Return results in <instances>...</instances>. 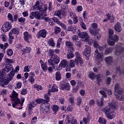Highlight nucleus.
Segmentation results:
<instances>
[{
    "label": "nucleus",
    "mask_w": 124,
    "mask_h": 124,
    "mask_svg": "<svg viewBox=\"0 0 124 124\" xmlns=\"http://www.w3.org/2000/svg\"><path fill=\"white\" fill-rule=\"evenodd\" d=\"M34 88L37 89V91H41L42 90V86L41 85H38L37 84H35L34 85Z\"/></svg>",
    "instance_id": "obj_37"
},
{
    "label": "nucleus",
    "mask_w": 124,
    "mask_h": 124,
    "mask_svg": "<svg viewBox=\"0 0 124 124\" xmlns=\"http://www.w3.org/2000/svg\"><path fill=\"white\" fill-rule=\"evenodd\" d=\"M12 29V25L11 23L8 21L5 22V23L2 25L1 30L3 32H6V31H9Z\"/></svg>",
    "instance_id": "obj_8"
},
{
    "label": "nucleus",
    "mask_w": 124,
    "mask_h": 124,
    "mask_svg": "<svg viewBox=\"0 0 124 124\" xmlns=\"http://www.w3.org/2000/svg\"><path fill=\"white\" fill-rule=\"evenodd\" d=\"M96 102L98 106H102L103 105V100H102V99L101 100H97Z\"/></svg>",
    "instance_id": "obj_38"
},
{
    "label": "nucleus",
    "mask_w": 124,
    "mask_h": 124,
    "mask_svg": "<svg viewBox=\"0 0 124 124\" xmlns=\"http://www.w3.org/2000/svg\"><path fill=\"white\" fill-rule=\"evenodd\" d=\"M35 18L37 19V20H39L41 18V15L38 12H36Z\"/></svg>",
    "instance_id": "obj_44"
},
{
    "label": "nucleus",
    "mask_w": 124,
    "mask_h": 124,
    "mask_svg": "<svg viewBox=\"0 0 124 124\" xmlns=\"http://www.w3.org/2000/svg\"><path fill=\"white\" fill-rule=\"evenodd\" d=\"M8 18L10 21H11V22H12V23L14 22V20L13 19V16H12L11 14L9 13L8 14Z\"/></svg>",
    "instance_id": "obj_45"
},
{
    "label": "nucleus",
    "mask_w": 124,
    "mask_h": 124,
    "mask_svg": "<svg viewBox=\"0 0 124 124\" xmlns=\"http://www.w3.org/2000/svg\"><path fill=\"white\" fill-rule=\"evenodd\" d=\"M65 46L69 48L68 49L72 50V51H74V47H73V44L70 41H66Z\"/></svg>",
    "instance_id": "obj_20"
},
{
    "label": "nucleus",
    "mask_w": 124,
    "mask_h": 124,
    "mask_svg": "<svg viewBox=\"0 0 124 124\" xmlns=\"http://www.w3.org/2000/svg\"><path fill=\"white\" fill-rule=\"evenodd\" d=\"M78 37L79 38H82L84 39V41L87 42L90 40V36H89V33L86 31L78 33Z\"/></svg>",
    "instance_id": "obj_10"
},
{
    "label": "nucleus",
    "mask_w": 124,
    "mask_h": 124,
    "mask_svg": "<svg viewBox=\"0 0 124 124\" xmlns=\"http://www.w3.org/2000/svg\"><path fill=\"white\" fill-rule=\"evenodd\" d=\"M31 51V48L30 47H26L22 50L23 53H30Z\"/></svg>",
    "instance_id": "obj_31"
},
{
    "label": "nucleus",
    "mask_w": 124,
    "mask_h": 124,
    "mask_svg": "<svg viewBox=\"0 0 124 124\" xmlns=\"http://www.w3.org/2000/svg\"><path fill=\"white\" fill-rule=\"evenodd\" d=\"M57 92H59V89H58V86L54 84L51 89L49 90L48 91V93L46 94L49 96L51 94V93H57Z\"/></svg>",
    "instance_id": "obj_15"
},
{
    "label": "nucleus",
    "mask_w": 124,
    "mask_h": 124,
    "mask_svg": "<svg viewBox=\"0 0 124 124\" xmlns=\"http://www.w3.org/2000/svg\"><path fill=\"white\" fill-rule=\"evenodd\" d=\"M74 50L71 49H68V52L67 54V58L68 59H72L74 57V54H73Z\"/></svg>",
    "instance_id": "obj_22"
},
{
    "label": "nucleus",
    "mask_w": 124,
    "mask_h": 124,
    "mask_svg": "<svg viewBox=\"0 0 124 124\" xmlns=\"http://www.w3.org/2000/svg\"><path fill=\"white\" fill-rule=\"evenodd\" d=\"M75 62L77 65H79V64L80 65H82L83 64V59L82 58H78V59L75 60Z\"/></svg>",
    "instance_id": "obj_28"
},
{
    "label": "nucleus",
    "mask_w": 124,
    "mask_h": 124,
    "mask_svg": "<svg viewBox=\"0 0 124 124\" xmlns=\"http://www.w3.org/2000/svg\"><path fill=\"white\" fill-rule=\"evenodd\" d=\"M59 19L56 17H53L52 18H49V24L50 26H54L55 23H59L58 21Z\"/></svg>",
    "instance_id": "obj_21"
},
{
    "label": "nucleus",
    "mask_w": 124,
    "mask_h": 124,
    "mask_svg": "<svg viewBox=\"0 0 124 124\" xmlns=\"http://www.w3.org/2000/svg\"><path fill=\"white\" fill-rule=\"evenodd\" d=\"M60 89L62 90H65V91H69V90H70V85L68 83L61 84L60 85Z\"/></svg>",
    "instance_id": "obj_17"
},
{
    "label": "nucleus",
    "mask_w": 124,
    "mask_h": 124,
    "mask_svg": "<svg viewBox=\"0 0 124 124\" xmlns=\"http://www.w3.org/2000/svg\"><path fill=\"white\" fill-rule=\"evenodd\" d=\"M37 121V117L35 116L31 119V124H35Z\"/></svg>",
    "instance_id": "obj_63"
},
{
    "label": "nucleus",
    "mask_w": 124,
    "mask_h": 124,
    "mask_svg": "<svg viewBox=\"0 0 124 124\" xmlns=\"http://www.w3.org/2000/svg\"><path fill=\"white\" fill-rule=\"evenodd\" d=\"M52 109L54 111V113H55L56 114L59 110V107H58V106L56 105H53L52 106Z\"/></svg>",
    "instance_id": "obj_32"
},
{
    "label": "nucleus",
    "mask_w": 124,
    "mask_h": 124,
    "mask_svg": "<svg viewBox=\"0 0 124 124\" xmlns=\"http://www.w3.org/2000/svg\"><path fill=\"white\" fill-rule=\"evenodd\" d=\"M98 123H99L100 124H106V119H105L104 118L100 117L99 118Z\"/></svg>",
    "instance_id": "obj_30"
},
{
    "label": "nucleus",
    "mask_w": 124,
    "mask_h": 124,
    "mask_svg": "<svg viewBox=\"0 0 124 124\" xmlns=\"http://www.w3.org/2000/svg\"><path fill=\"white\" fill-rule=\"evenodd\" d=\"M18 22L19 23H22V24H24L25 22H26V18H24V17H21L18 18Z\"/></svg>",
    "instance_id": "obj_42"
},
{
    "label": "nucleus",
    "mask_w": 124,
    "mask_h": 124,
    "mask_svg": "<svg viewBox=\"0 0 124 124\" xmlns=\"http://www.w3.org/2000/svg\"><path fill=\"white\" fill-rule=\"evenodd\" d=\"M60 62V57L57 55H53L51 57L50 59L48 60V63L50 65H55Z\"/></svg>",
    "instance_id": "obj_5"
},
{
    "label": "nucleus",
    "mask_w": 124,
    "mask_h": 124,
    "mask_svg": "<svg viewBox=\"0 0 124 124\" xmlns=\"http://www.w3.org/2000/svg\"><path fill=\"white\" fill-rule=\"evenodd\" d=\"M80 25L83 30H87V28L86 27V24H85L84 22H80Z\"/></svg>",
    "instance_id": "obj_57"
},
{
    "label": "nucleus",
    "mask_w": 124,
    "mask_h": 124,
    "mask_svg": "<svg viewBox=\"0 0 124 124\" xmlns=\"http://www.w3.org/2000/svg\"><path fill=\"white\" fill-rule=\"evenodd\" d=\"M116 99H117V100H119L120 101H124V96L123 95L122 96L120 97V96L117 95L116 96Z\"/></svg>",
    "instance_id": "obj_50"
},
{
    "label": "nucleus",
    "mask_w": 124,
    "mask_h": 124,
    "mask_svg": "<svg viewBox=\"0 0 124 124\" xmlns=\"http://www.w3.org/2000/svg\"><path fill=\"white\" fill-rule=\"evenodd\" d=\"M67 120L68 124H78L77 120L73 118V117L71 116H68L67 117Z\"/></svg>",
    "instance_id": "obj_16"
},
{
    "label": "nucleus",
    "mask_w": 124,
    "mask_h": 124,
    "mask_svg": "<svg viewBox=\"0 0 124 124\" xmlns=\"http://www.w3.org/2000/svg\"><path fill=\"white\" fill-rule=\"evenodd\" d=\"M91 28L93 29V30H96V29H97V24L95 23H93L91 25Z\"/></svg>",
    "instance_id": "obj_55"
},
{
    "label": "nucleus",
    "mask_w": 124,
    "mask_h": 124,
    "mask_svg": "<svg viewBox=\"0 0 124 124\" xmlns=\"http://www.w3.org/2000/svg\"><path fill=\"white\" fill-rule=\"evenodd\" d=\"M31 66H25L24 67V72H29V71H31Z\"/></svg>",
    "instance_id": "obj_46"
},
{
    "label": "nucleus",
    "mask_w": 124,
    "mask_h": 124,
    "mask_svg": "<svg viewBox=\"0 0 124 124\" xmlns=\"http://www.w3.org/2000/svg\"><path fill=\"white\" fill-rule=\"evenodd\" d=\"M33 104H34V103H31L28 105L29 110H31V109L34 107L35 106Z\"/></svg>",
    "instance_id": "obj_59"
},
{
    "label": "nucleus",
    "mask_w": 124,
    "mask_h": 124,
    "mask_svg": "<svg viewBox=\"0 0 124 124\" xmlns=\"http://www.w3.org/2000/svg\"><path fill=\"white\" fill-rule=\"evenodd\" d=\"M15 75V71L13 65L11 64L5 65V67L0 72V85L1 87H4L9 84Z\"/></svg>",
    "instance_id": "obj_1"
},
{
    "label": "nucleus",
    "mask_w": 124,
    "mask_h": 124,
    "mask_svg": "<svg viewBox=\"0 0 124 124\" xmlns=\"http://www.w3.org/2000/svg\"><path fill=\"white\" fill-rule=\"evenodd\" d=\"M94 56L95 57L99 60H102V59H103V56L99 53V51L97 49L95 50Z\"/></svg>",
    "instance_id": "obj_23"
},
{
    "label": "nucleus",
    "mask_w": 124,
    "mask_h": 124,
    "mask_svg": "<svg viewBox=\"0 0 124 124\" xmlns=\"http://www.w3.org/2000/svg\"><path fill=\"white\" fill-rule=\"evenodd\" d=\"M74 24H77L78 23V17L76 16L75 17L73 18Z\"/></svg>",
    "instance_id": "obj_64"
},
{
    "label": "nucleus",
    "mask_w": 124,
    "mask_h": 124,
    "mask_svg": "<svg viewBox=\"0 0 124 124\" xmlns=\"http://www.w3.org/2000/svg\"><path fill=\"white\" fill-rule=\"evenodd\" d=\"M88 76L89 78H90V79H91L92 80H93V79H94V77H95L94 73H93V71L89 72Z\"/></svg>",
    "instance_id": "obj_34"
},
{
    "label": "nucleus",
    "mask_w": 124,
    "mask_h": 124,
    "mask_svg": "<svg viewBox=\"0 0 124 124\" xmlns=\"http://www.w3.org/2000/svg\"><path fill=\"white\" fill-rule=\"evenodd\" d=\"M108 33H109V38L112 36L113 34H114V31L112 29H108Z\"/></svg>",
    "instance_id": "obj_51"
},
{
    "label": "nucleus",
    "mask_w": 124,
    "mask_h": 124,
    "mask_svg": "<svg viewBox=\"0 0 124 124\" xmlns=\"http://www.w3.org/2000/svg\"><path fill=\"white\" fill-rule=\"evenodd\" d=\"M54 32L56 34L59 33V32H61V28L56 26L54 29Z\"/></svg>",
    "instance_id": "obj_43"
},
{
    "label": "nucleus",
    "mask_w": 124,
    "mask_h": 124,
    "mask_svg": "<svg viewBox=\"0 0 124 124\" xmlns=\"http://www.w3.org/2000/svg\"><path fill=\"white\" fill-rule=\"evenodd\" d=\"M57 22H57V24H58V25H60L61 27H62V28L63 29H66V26H65V24L61 22L60 20L58 19Z\"/></svg>",
    "instance_id": "obj_40"
},
{
    "label": "nucleus",
    "mask_w": 124,
    "mask_h": 124,
    "mask_svg": "<svg viewBox=\"0 0 124 124\" xmlns=\"http://www.w3.org/2000/svg\"><path fill=\"white\" fill-rule=\"evenodd\" d=\"M54 51L53 49H49V51H48V54L50 56H51V57H53V56L56 55V54H54Z\"/></svg>",
    "instance_id": "obj_54"
},
{
    "label": "nucleus",
    "mask_w": 124,
    "mask_h": 124,
    "mask_svg": "<svg viewBox=\"0 0 124 124\" xmlns=\"http://www.w3.org/2000/svg\"><path fill=\"white\" fill-rule=\"evenodd\" d=\"M23 35L24 40L29 43L30 42L29 40L31 39V34L29 33L28 31H25L23 33Z\"/></svg>",
    "instance_id": "obj_14"
},
{
    "label": "nucleus",
    "mask_w": 124,
    "mask_h": 124,
    "mask_svg": "<svg viewBox=\"0 0 124 124\" xmlns=\"http://www.w3.org/2000/svg\"><path fill=\"white\" fill-rule=\"evenodd\" d=\"M124 51V47L123 46H117L115 50V55L117 57H121V55L123 54V52Z\"/></svg>",
    "instance_id": "obj_12"
},
{
    "label": "nucleus",
    "mask_w": 124,
    "mask_h": 124,
    "mask_svg": "<svg viewBox=\"0 0 124 124\" xmlns=\"http://www.w3.org/2000/svg\"><path fill=\"white\" fill-rule=\"evenodd\" d=\"M114 30H115L117 32H121L123 30L122 26H121V23L119 22H117L114 26Z\"/></svg>",
    "instance_id": "obj_19"
},
{
    "label": "nucleus",
    "mask_w": 124,
    "mask_h": 124,
    "mask_svg": "<svg viewBox=\"0 0 124 124\" xmlns=\"http://www.w3.org/2000/svg\"><path fill=\"white\" fill-rule=\"evenodd\" d=\"M7 54L8 56H12L13 55V50L11 49H9L7 50Z\"/></svg>",
    "instance_id": "obj_47"
},
{
    "label": "nucleus",
    "mask_w": 124,
    "mask_h": 124,
    "mask_svg": "<svg viewBox=\"0 0 124 124\" xmlns=\"http://www.w3.org/2000/svg\"><path fill=\"white\" fill-rule=\"evenodd\" d=\"M116 109V107L114 105H108L102 108L103 112H105L106 116L108 120H113L116 115L113 113L114 110Z\"/></svg>",
    "instance_id": "obj_3"
},
{
    "label": "nucleus",
    "mask_w": 124,
    "mask_h": 124,
    "mask_svg": "<svg viewBox=\"0 0 124 124\" xmlns=\"http://www.w3.org/2000/svg\"><path fill=\"white\" fill-rule=\"evenodd\" d=\"M113 52V48L110 47L109 48H107L105 49V54L106 55H108L110 54V53H112Z\"/></svg>",
    "instance_id": "obj_33"
},
{
    "label": "nucleus",
    "mask_w": 124,
    "mask_h": 124,
    "mask_svg": "<svg viewBox=\"0 0 124 124\" xmlns=\"http://www.w3.org/2000/svg\"><path fill=\"white\" fill-rule=\"evenodd\" d=\"M68 13L71 18H73L75 17H76V14H75L74 12L68 11Z\"/></svg>",
    "instance_id": "obj_39"
},
{
    "label": "nucleus",
    "mask_w": 124,
    "mask_h": 124,
    "mask_svg": "<svg viewBox=\"0 0 124 124\" xmlns=\"http://www.w3.org/2000/svg\"><path fill=\"white\" fill-rule=\"evenodd\" d=\"M54 14L56 16H58V17H59L60 19H62V17H61L62 15V11L61 10H59L56 11L55 12Z\"/></svg>",
    "instance_id": "obj_36"
},
{
    "label": "nucleus",
    "mask_w": 124,
    "mask_h": 124,
    "mask_svg": "<svg viewBox=\"0 0 124 124\" xmlns=\"http://www.w3.org/2000/svg\"><path fill=\"white\" fill-rule=\"evenodd\" d=\"M12 99L13 101L12 106L14 108H15L16 106L18 105V104H20L21 106H23L24 102H25V99L24 98H21V100L22 103H21L20 99L18 98L17 93L14 90L13 91Z\"/></svg>",
    "instance_id": "obj_4"
},
{
    "label": "nucleus",
    "mask_w": 124,
    "mask_h": 124,
    "mask_svg": "<svg viewBox=\"0 0 124 124\" xmlns=\"http://www.w3.org/2000/svg\"><path fill=\"white\" fill-rule=\"evenodd\" d=\"M44 99H38L36 100L37 103H42L40 107L44 113H48L50 112V104L48 103L50 101V98L48 94H46L44 96Z\"/></svg>",
    "instance_id": "obj_2"
},
{
    "label": "nucleus",
    "mask_w": 124,
    "mask_h": 124,
    "mask_svg": "<svg viewBox=\"0 0 124 124\" xmlns=\"http://www.w3.org/2000/svg\"><path fill=\"white\" fill-rule=\"evenodd\" d=\"M83 121L85 124H87L89 123V122H90V119L89 118L84 117L83 119Z\"/></svg>",
    "instance_id": "obj_61"
},
{
    "label": "nucleus",
    "mask_w": 124,
    "mask_h": 124,
    "mask_svg": "<svg viewBox=\"0 0 124 124\" xmlns=\"http://www.w3.org/2000/svg\"><path fill=\"white\" fill-rule=\"evenodd\" d=\"M46 32L47 31H46V30L45 29H43V30L40 31L37 34V38H40V37L45 38V37H46Z\"/></svg>",
    "instance_id": "obj_13"
},
{
    "label": "nucleus",
    "mask_w": 124,
    "mask_h": 124,
    "mask_svg": "<svg viewBox=\"0 0 124 124\" xmlns=\"http://www.w3.org/2000/svg\"><path fill=\"white\" fill-rule=\"evenodd\" d=\"M82 103V99L81 98L79 97L77 99V105L78 106H80L81 105V104Z\"/></svg>",
    "instance_id": "obj_58"
},
{
    "label": "nucleus",
    "mask_w": 124,
    "mask_h": 124,
    "mask_svg": "<svg viewBox=\"0 0 124 124\" xmlns=\"http://www.w3.org/2000/svg\"><path fill=\"white\" fill-rule=\"evenodd\" d=\"M55 79L56 81H60L62 79V75L60 72H57L55 74Z\"/></svg>",
    "instance_id": "obj_29"
},
{
    "label": "nucleus",
    "mask_w": 124,
    "mask_h": 124,
    "mask_svg": "<svg viewBox=\"0 0 124 124\" xmlns=\"http://www.w3.org/2000/svg\"><path fill=\"white\" fill-rule=\"evenodd\" d=\"M97 48L100 51V52H103V50H104V48H105V46H98Z\"/></svg>",
    "instance_id": "obj_60"
},
{
    "label": "nucleus",
    "mask_w": 124,
    "mask_h": 124,
    "mask_svg": "<svg viewBox=\"0 0 124 124\" xmlns=\"http://www.w3.org/2000/svg\"><path fill=\"white\" fill-rule=\"evenodd\" d=\"M114 94L117 95H123L124 94V90L120 87L119 84H116L114 87Z\"/></svg>",
    "instance_id": "obj_11"
},
{
    "label": "nucleus",
    "mask_w": 124,
    "mask_h": 124,
    "mask_svg": "<svg viewBox=\"0 0 124 124\" xmlns=\"http://www.w3.org/2000/svg\"><path fill=\"white\" fill-rule=\"evenodd\" d=\"M89 32L92 34V35H96L97 39H100L101 37L100 35L97 36L98 35V32L96 31V30H93L92 29V28H89Z\"/></svg>",
    "instance_id": "obj_18"
},
{
    "label": "nucleus",
    "mask_w": 124,
    "mask_h": 124,
    "mask_svg": "<svg viewBox=\"0 0 124 124\" xmlns=\"http://www.w3.org/2000/svg\"><path fill=\"white\" fill-rule=\"evenodd\" d=\"M38 4H39V3L38 2H36V5H35L34 6V8L36 7V10H37L38 9V10L40 11L41 12H42V13H46V11H47V9L48 8L47 7V5L45 4L44 5V6L40 5L37 7V5H38Z\"/></svg>",
    "instance_id": "obj_9"
},
{
    "label": "nucleus",
    "mask_w": 124,
    "mask_h": 124,
    "mask_svg": "<svg viewBox=\"0 0 124 124\" xmlns=\"http://www.w3.org/2000/svg\"><path fill=\"white\" fill-rule=\"evenodd\" d=\"M109 38L110 39L108 41V43L110 46H114L115 43L117 42L119 40V36L117 34H115L113 36L109 37Z\"/></svg>",
    "instance_id": "obj_7"
},
{
    "label": "nucleus",
    "mask_w": 124,
    "mask_h": 124,
    "mask_svg": "<svg viewBox=\"0 0 124 124\" xmlns=\"http://www.w3.org/2000/svg\"><path fill=\"white\" fill-rule=\"evenodd\" d=\"M41 67L45 72H46L47 71V65L46 64H43V65H41Z\"/></svg>",
    "instance_id": "obj_52"
},
{
    "label": "nucleus",
    "mask_w": 124,
    "mask_h": 124,
    "mask_svg": "<svg viewBox=\"0 0 124 124\" xmlns=\"http://www.w3.org/2000/svg\"><path fill=\"white\" fill-rule=\"evenodd\" d=\"M5 62L7 63H8V64H6V65L7 64H10L9 63H13V61H12V60L9 59H8V58H6V59H5Z\"/></svg>",
    "instance_id": "obj_48"
},
{
    "label": "nucleus",
    "mask_w": 124,
    "mask_h": 124,
    "mask_svg": "<svg viewBox=\"0 0 124 124\" xmlns=\"http://www.w3.org/2000/svg\"><path fill=\"white\" fill-rule=\"evenodd\" d=\"M95 101L93 99H91L89 102V105L90 106H94Z\"/></svg>",
    "instance_id": "obj_56"
},
{
    "label": "nucleus",
    "mask_w": 124,
    "mask_h": 124,
    "mask_svg": "<svg viewBox=\"0 0 124 124\" xmlns=\"http://www.w3.org/2000/svg\"><path fill=\"white\" fill-rule=\"evenodd\" d=\"M10 31L16 35H18L20 33V30L17 27L13 28Z\"/></svg>",
    "instance_id": "obj_25"
},
{
    "label": "nucleus",
    "mask_w": 124,
    "mask_h": 124,
    "mask_svg": "<svg viewBox=\"0 0 124 124\" xmlns=\"http://www.w3.org/2000/svg\"><path fill=\"white\" fill-rule=\"evenodd\" d=\"M86 48L84 49L82 54L85 56L86 60H89L91 57V53H92V48L90 46H85Z\"/></svg>",
    "instance_id": "obj_6"
},
{
    "label": "nucleus",
    "mask_w": 124,
    "mask_h": 124,
    "mask_svg": "<svg viewBox=\"0 0 124 124\" xmlns=\"http://www.w3.org/2000/svg\"><path fill=\"white\" fill-rule=\"evenodd\" d=\"M66 65H67V61L63 60L59 64V67L60 68H62V67L64 68L66 66Z\"/></svg>",
    "instance_id": "obj_24"
},
{
    "label": "nucleus",
    "mask_w": 124,
    "mask_h": 124,
    "mask_svg": "<svg viewBox=\"0 0 124 124\" xmlns=\"http://www.w3.org/2000/svg\"><path fill=\"white\" fill-rule=\"evenodd\" d=\"M105 61L108 64H111L113 62V58L111 56H108L105 58Z\"/></svg>",
    "instance_id": "obj_26"
},
{
    "label": "nucleus",
    "mask_w": 124,
    "mask_h": 124,
    "mask_svg": "<svg viewBox=\"0 0 124 124\" xmlns=\"http://www.w3.org/2000/svg\"><path fill=\"white\" fill-rule=\"evenodd\" d=\"M13 33H12L11 31L9 32V37L10 39H14V35Z\"/></svg>",
    "instance_id": "obj_62"
},
{
    "label": "nucleus",
    "mask_w": 124,
    "mask_h": 124,
    "mask_svg": "<svg viewBox=\"0 0 124 124\" xmlns=\"http://www.w3.org/2000/svg\"><path fill=\"white\" fill-rule=\"evenodd\" d=\"M47 43L49 46H51V47H55V46H56V44L55 43V41H54V39L53 38L49 39Z\"/></svg>",
    "instance_id": "obj_27"
},
{
    "label": "nucleus",
    "mask_w": 124,
    "mask_h": 124,
    "mask_svg": "<svg viewBox=\"0 0 124 124\" xmlns=\"http://www.w3.org/2000/svg\"><path fill=\"white\" fill-rule=\"evenodd\" d=\"M96 77L97 80L98 82L101 81V79H102V75H101V74H98L97 75Z\"/></svg>",
    "instance_id": "obj_53"
},
{
    "label": "nucleus",
    "mask_w": 124,
    "mask_h": 124,
    "mask_svg": "<svg viewBox=\"0 0 124 124\" xmlns=\"http://www.w3.org/2000/svg\"><path fill=\"white\" fill-rule=\"evenodd\" d=\"M36 13V12H32L30 15V19H34L35 18V14Z\"/></svg>",
    "instance_id": "obj_41"
},
{
    "label": "nucleus",
    "mask_w": 124,
    "mask_h": 124,
    "mask_svg": "<svg viewBox=\"0 0 124 124\" xmlns=\"http://www.w3.org/2000/svg\"><path fill=\"white\" fill-rule=\"evenodd\" d=\"M8 46V43H6L4 45L2 44H0V47L1 49H2V50H5L6 49V47Z\"/></svg>",
    "instance_id": "obj_35"
},
{
    "label": "nucleus",
    "mask_w": 124,
    "mask_h": 124,
    "mask_svg": "<svg viewBox=\"0 0 124 124\" xmlns=\"http://www.w3.org/2000/svg\"><path fill=\"white\" fill-rule=\"evenodd\" d=\"M27 93L28 90L26 89H23L21 90V94H22V95H25V94H27Z\"/></svg>",
    "instance_id": "obj_49"
}]
</instances>
